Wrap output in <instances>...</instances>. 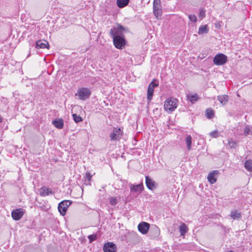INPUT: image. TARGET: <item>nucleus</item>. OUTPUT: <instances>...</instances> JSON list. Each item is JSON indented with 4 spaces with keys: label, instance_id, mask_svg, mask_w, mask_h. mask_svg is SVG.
Wrapping results in <instances>:
<instances>
[{
    "label": "nucleus",
    "instance_id": "f257e3e1",
    "mask_svg": "<svg viewBox=\"0 0 252 252\" xmlns=\"http://www.w3.org/2000/svg\"><path fill=\"white\" fill-rule=\"evenodd\" d=\"M178 100L175 98H167L164 103V109L168 113H171L177 107Z\"/></svg>",
    "mask_w": 252,
    "mask_h": 252
},
{
    "label": "nucleus",
    "instance_id": "f03ea898",
    "mask_svg": "<svg viewBox=\"0 0 252 252\" xmlns=\"http://www.w3.org/2000/svg\"><path fill=\"white\" fill-rule=\"evenodd\" d=\"M153 13L156 19H161L162 14V10L160 0H154Z\"/></svg>",
    "mask_w": 252,
    "mask_h": 252
},
{
    "label": "nucleus",
    "instance_id": "7ed1b4c3",
    "mask_svg": "<svg viewBox=\"0 0 252 252\" xmlns=\"http://www.w3.org/2000/svg\"><path fill=\"white\" fill-rule=\"evenodd\" d=\"M91 94L90 90L87 88H82L78 89L75 95H77L81 100H85L88 98Z\"/></svg>",
    "mask_w": 252,
    "mask_h": 252
},
{
    "label": "nucleus",
    "instance_id": "20e7f679",
    "mask_svg": "<svg viewBox=\"0 0 252 252\" xmlns=\"http://www.w3.org/2000/svg\"><path fill=\"white\" fill-rule=\"evenodd\" d=\"M227 61V56L222 53L216 55L213 59V63L217 65H223L226 63Z\"/></svg>",
    "mask_w": 252,
    "mask_h": 252
},
{
    "label": "nucleus",
    "instance_id": "39448f33",
    "mask_svg": "<svg viewBox=\"0 0 252 252\" xmlns=\"http://www.w3.org/2000/svg\"><path fill=\"white\" fill-rule=\"evenodd\" d=\"M124 28L123 27L118 26L110 30V34L113 39L115 37H123L124 36Z\"/></svg>",
    "mask_w": 252,
    "mask_h": 252
},
{
    "label": "nucleus",
    "instance_id": "423d86ee",
    "mask_svg": "<svg viewBox=\"0 0 252 252\" xmlns=\"http://www.w3.org/2000/svg\"><path fill=\"white\" fill-rule=\"evenodd\" d=\"M72 201L63 200L60 202L58 205V210L62 216H64L69 206L71 204Z\"/></svg>",
    "mask_w": 252,
    "mask_h": 252
},
{
    "label": "nucleus",
    "instance_id": "0eeeda50",
    "mask_svg": "<svg viewBox=\"0 0 252 252\" xmlns=\"http://www.w3.org/2000/svg\"><path fill=\"white\" fill-rule=\"evenodd\" d=\"M158 86V83H156L155 80L151 82L149 85L147 90V100L149 102H150L153 98L155 88Z\"/></svg>",
    "mask_w": 252,
    "mask_h": 252
},
{
    "label": "nucleus",
    "instance_id": "6e6552de",
    "mask_svg": "<svg viewBox=\"0 0 252 252\" xmlns=\"http://www.w3.org/2000/svg\"><path fill=\"white\" fill-rule=\"evenodd\" d=\"M123 131L120 128L115 127L110 134V139L112 141L119 140L122 135Z\"/></svg>",
    "mask_w": 252,
    "mask_h": 252
},
{
    "label": "nucleus",
    "instance_id": "1a4fd4ad",
    "mask_svg": "<svg viewBox=\"0 0 252 252\" xmlns=\"http://www.w3.org/2000/svg\"><path fill=\"white\" fill-rule=\"evenodd\" d=\"M114 44L116 48L121 49L126 44L124 36L123 37H115L113 38Z\"/></svg>",
    "mask_w": 252,
    "mask_h": 252
},
{
    "label": "nucleus",
    "instance_id": "9d476101",
    "mask_svg": "<svg viewBox=\"0 0 252 252\" xmlns=\"http://www.w3.org/2000/svg\"><path fill=\"white\" fill-rule=\"evenodd\" d=\"M116 246L112 242L105 243L103 248L104 252H116Z\"/></svg>",
    "mask_w": 252,
    "mask_h": 252
},
{
    "label": "nucleus",
    "instance_id": "9b49d317",
    "mask_svg": "<svg viewBox=\"0 0 252 252\" xmlns=\"http://www.w3.org/2000/svg\"><path fill=\"white\" fill-rule=\"evenodd\" d=\"M24 212L21 209L13 210L11 213V216L13 220H18L23 216Z\"/></svg>",
    "mask_w": 252,
    "mask_h": 252
},
{
    "label": "nucleus",
    "instance_id": "f8f14e48",
    "mask_svg": "<svg viewBox=\"0 0 252 252\" xmlns=\"http://www.w3.org/2000/svg\"><path fill=\"white\" fill-rule=\"evenodd\" d=\"M150 228V224L146 222H141L138 225V230L142 234L147 233Z\"/></svg>",
    "mask_w": 252,
    "mask_h": 252
},
{
    "label": "nucleus",
    "instance_id": "ddd939ff",
    "mask_svg": "<svg viewBox=\"0 0 252 252\" xmlns=\"http://www.w3.org/2000/svg\"><path fill=\"white\" fill-rule=\"evenodd\" d=\"M219 174L218 170H214L212 172H211L208 175L207 179L209 182L213 184L216 183L217 181V176Z\"/></svg>",
    "mask_w": 252,
    "mask_h": 252
},
{
    "label": "nucleus",
    "instance_id": "4468645a",
    "mask_svg": "<svg viewBox=\"0 0 252 252\" xmlns=\"http://www.w3.org/2000/svg\"><path fill=\"white\" fill-rule=\"evenodd\" d=\"M143 189V185L142 183L136 185H132L130 187L131 192H139L140 193Z\"/></svg>",
    "mask_w": 252,
    "mask_h": 252
},
{
    "label": "nucleus",
    "instance_id": "2eb2a0df",
    "mask_svg": "<svg viewBox=\"0 0 252 252\" xmlns=\"http://www.w3.org/2000/svg\"><path fill=\"white\" fill-rule=\"evenodd\" d=\"M146 185L147 187L151 190L156 188L155 182L149 176L146 177Z\"/></svg>",
    "mask_w": 252,
    "mask_h": 252
},
{
    "label": "nucleus",
    "instance_id": "dca6fc26",
    "mask_svg": "<svg viewBox=\"0 0 252 252\" xmlns=\"http://www.w3.org/2000/svg\"><path fill=\"white\" fill-rule=\"evenodd\" d=\"M53 193V192L50 189L45 186L41 188L39 190V194L42 196H47Z\"/></svg>",
    "mask_w": 252,
    "mask_h": 252
},
{
    "label": "nucleus",
    "instance_id": "f3484780",
    "mask_svg": "<svg viewBox=\"0 0 252 252\" xmlns=\"http://www.w3.org/2000/svg\"><path fill=\"white\" fill-rule=\"evenodd\" d=\"M53 125L58 129H62L63 126V121L62 119H57L52 121Z\"/></svg>",
    "mask_w": 252,
    "mask_h": 252
},
{
    "label": "nucleus",
    "instance_id": "a211bd4d",
    "mask_svg": "<svg viewBox=\"0 0 252 252\" xmlns=\"http://www.w3.org/2000/svg\"><path fill=\"white\" fill-rule=\"evenodd\" d=\"M243 134L245 136L252 135V126L249 125H245L243 128Z\"/></svg>",
    "mask_w": 252,
    "mask_h": 252
},
{
    "label": "nucleus",
    "instance_id": "6ab92c4d",
    "mask_svg": "<svg viewBox=\"0 0 252 252\" xmlns=\"http://www.w3.org/2000/svg\"><path fill=\"white\" fill-rule=\"evenodd\" d=\"M129 2V0H117L116 4L119 8H122L127 6Z\"/></svg>",
    "mask_w": 252,
    "mask_h": 252
},
{
    "label": "nucleus",
    "instance_id": "aec40b11",
    "mask_svg": "<svg viewBox=\"0 0 252 252\" xmlns=\"http://www.w3.org/2000/svg\"><path fill=\"white\" fill-rule=\"evenodd\" d=\"M218 100L220 103L224 105H225L228 100V96L227 95H221L218 96Z\"/></svg>",
    "mask_w": 252,
    "mask_h": 252
},
{
    "label": "nucleus",
    "instance_id": "412c9836",
    "mask_svg": "<svg viewBox=\"0 0 252 252\" xmlns=\"http://www.w3.org/2000/svg\"><path fill=\"white\" fill-rule=\"evenodd\" d=\"M209 28L207 25H202L199 28L198 33L199 35L208 33Z\"/></svg>",
    "mask_w": 252,
    "mask_h": 252
},
{
    "label": "nucleus",
    "instance_id": "4be33fe9",
    "mask_svg": "<svg viewBox=\"0 0 252 252\" xmlns=\"http://www.w3.org/2000/svg\"><path fill=\"white\" fill-rule=\"evenodd\" d=\"M47 44H48V42L45 40H44V41L38 40L36 43V47L41 48V49H44V48H47Z\"/></svg>",
    "mask_w": 252,
    "mask_h": 252
},
{
    "label": "nucleus",
    "instance_id": "5701e85b",
    "mask_svg": "<svg viewBox=\"0 0 252 252\" xmlns=\"http://www.w3.org/2000/svg\"><path fill=\"white\" fill-rule=\"evenodd\" d=\"M187 99L191 102L194 103L198 99V96L196 94H188L187 95Z\"/></svg>",
    "mask_w": 252,
    "mask_h": 252
},
{
    "label": "nucleus",
    "instance_id": "b1692460",
    "mask_svg": "<svg viewBox=\"0 0 252 252\" xmlns=\"http://www.w3.org/2000/svg\"><path fill=\"white\" fill-rule=\"evenodd\" d=\"M241 217V213L238 212L237 210H233L230 213V217L233 219L235 220L237 219H239Z\"/></svg>",
    "mask_w": 252,
    "mask_h": 252
},
{
    "label": "nucleus",
    "instance_id": "393cba45",
    "mask_svg": "<svg viewBox=\"0 0 252 252\" xmlns=\"http://www.w3.org/2000/svg\"><path fill=\"white\" fill-rule=\"evenodd\" d=\"M188 228L187 225L184 223H182L180 225L179 230L181 236H184L188 231Z\"/></svg>",
    "mask_w": 252,
    "mask_h": 252
},
{
    "label": "nucleus",
    "instance_id": "a878e982",
    "mask_svg": "<svg viewBox=\"0 0 252 252\" xmlns=\"http://www.w3.org/2000/svg\"><path fill=\"white\" fill-rule=\"evenodd\" d=\"M244 166L248 171H252V160L251 159L247 160L245 162Z\"/></svg>",
    "mask_w": 252,
    "mask_h": 252
},
{
    "label": "nucleus",
    "instance_id": "bb28decb",
    "mask_svg": "<svg viewBox=\"0 0 252 252\" xmlns=\"http://www.w3.org/2000/svg\"><path fill=\"white\" fill-rule=\"evenodd\" d=\"M191 143H192V138L190 135H188L186 138V143L187 145V149L188 150H190L191 149Z\"/></svg>",
    "mask_w": 252,
    "mask_h": 252
},
{
    "label": "nucleus",
    "instance_id": "cd10ccee",
    "mask_svg": "<svg viewBox=\"0 0 252 252\" xmlns=\"http://www.w3.org/2000/svg\"><path fill=\"white\" fill-rule=\"evenodd\" d=\"M228 145L230 148H235L237 146V143L236 141H234L232 138H229L227 140Z\"/></svg>",
    "mask_w": 252,
    "mask_h": 252
},
{
    "label": "nucleus",
    "instance_id": "c85d7f7f",
    "mask_svg": "<svg viewBox=\"0 0 252 252\" xmlns=\"http://www.w3.org/2000/svg\"><path fill=\"white\" fill-rule=\"evenodd\" d=\"M214 112L211 109H207L206 111V116L208 119H211L214 117Z\"/></svg>",
    "mask_w": 252,
    "mask_h": 252
},
{
    "label": "nucleus",
    "instance_id": "c756f323",
    "mask_svg": "<svg viewBox=\"0 0 252 252\" xmlns=\"http://www.w3.org/2000/svg\"><path fill=\"white\" fill-rule=\"evenodd\" d=\"M72 117L73 118V120L76 123L80 122L83 121L82 118L81 117H80L79 115H78L76 114H73L72 115Z\"/></svg>",
    "mask_w": 252,
    "mask_h": 252
},
{
    "label": "nucleus",
    "instance_id": "7c9ffc66",
    "mask_svg": "<svg viewBox=\"0 0 252 252\" xmlns=\"http://www.w3.org/2000/svg\"><path fill=\"white\" fill-rule=\"evenodd\" d=\"M109 203L111 205L114 206V205H116L118 203V200H117V198L115 197H111L109 198Z\"/></svg>",
    "mask_w": 252,
    "mask_h": 252
},
{
    "label": "nucleus",
    "instance_id": "2f4dec72",
    "mask_svg": "<svg viewBox=\"0 0 252 252\" xmlns=\"http://www.w3.org/2000/svg\"><path fill=\"white\" fill-rule=\"evenodd\" d=\"M209 135L212 138H217L219 137V132L218 130H214L209 133Z\"/></svg>",
    "mask_w": 252,
    "mask_h": 252
},
{
    "label": "nucleus",
    "instance_id": "473e14b6",
    "mask_svg": "<svg viewBox=\"0 0 252 252\" xmlns=\"http://www.w3.org/2000/svg\"><path fill=\"white\" fill-rule=\"evenodd\" d=\"M88 238L90 241V242L92 243L93 241L96 240V235L95 234L90 235L88 236Z\"/></svg>",
    "mask_w": 252,
    "mask_h": 252
},
{
    "label": "nucleus",
    "instance_id": "72a5a7b5",
    "mask_svg": "<svg viewBox=\"0 0 252 252\" xmlns=\"http://www.w3.org/2000/svg\"><path fill=\"white\" fill-rule=\"evenodd\" d=\"M189 18L191 21L193 22H195L197 21V18H196V16L194 14L189 15Z\"/></svg>",
    "mask_w": 252,
    "mask_h": 252
},
{
    "label": "nucleus",
    "instance_id": "f704fd0d",
    "mask_svg": "<svg viewBox=\"0 0 252 252\" xmlns=\"http://www.w3.org/2000/svg\"><path fill=\"white\" fill-rule=\"evenodd\" d=\"M199 16L201 19H203L205 16V12L203 10H200L199 12Z\"/></svg>",
    "mask_w": 252,
    "mask_h": 252
},
{
    "label": "nucleus",
    "instance_id": "c9c22d12",
    "mask_svg": "<svg viewBox=\"0 0 252 252\" xmlns=\"http://www.w3.org/2000/svg\"><path fill=\"white\" fill-rule=\"evenodd\" d=\"M86 178H87V179L89 180V181H90L91 178H92V175L89 172H87L86 173Z\"/></svg>",
    "mask_w": 252,
    "mask_h": 252
}]
</instances>
